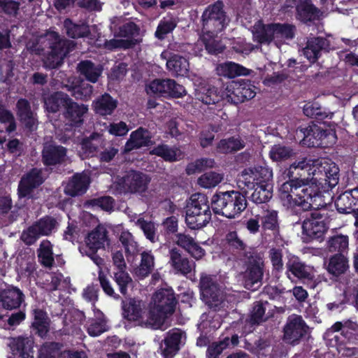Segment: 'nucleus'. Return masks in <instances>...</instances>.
Returning a JSON list of instances; mask_svg holds the SVG:
<instances>
[{"instance_id": "f257e3e1", "label": "nucleus", "mask_w": 358, "mask_h": 358, "mask_svg": "<svg viewBox=\"0 0 358 358\" xmlns=\"http://www.w3.org/2000/svg\"><path fill=\"white\" fill-rule=\"evenodd\" d=\"M279 196L285 205L308 211L325 207L319 187L314 183L305 182L304 180H289L282 183L279 189Z\"/></svg>"}, {"instance_id": "f03ea898", "label": "nucleus", "mask_w": 358, "mask_h": 358, "mask_svg": "<svg viewBox=\"0 0 358 358\" xmlns=\"http://www.w3.org/2000/svg\"><path fill=\"white\" fill-rule=\"evenodd\" d=\"M74 47L73 41L61 37L55 31H48L28 44L32 53L43 55V66L46 69L59 68Z\"/></svg>"}, {"instance_id": "7ed1b4c3", "label": "nucleus", "mask_w": 358, "mask_h": 358, "mask_svg": "<svg viewBox=\"0 0 358 358\" xmlns=\"http://www.w3.org/2000/svg\"><path fill=\"white\" fill-rule=\"evenodd\" d=\"M176 300L171 289H161L156 291L150 304L148 317L145 322L146 327L159 329L166 319L175 310Z\"/></svg>"}, {"instance_id": "20e7f679", "label": "nucleus", "mask_w": 358, "mask_h": 358, "mask_svg": "<svg viewBox=\"0 0 358 358\" xmlns=\"http://www.w3.org/2000/svg\"><path fill=\"white\" fill-rule=\"evenodd\" d=\"M211 207L215 214L234 219L246 208L247 200L237 191L219 192L213 196Z\"/></svg>"}, {"instance_id": "39448f33", "label": "nucleus", "mask_w": 358, "mask_h": 358, "mask_svg": "<svg viewBox=\"0 0 358 358\" xmlns=\"http://www.w3.org/2000/svg\"><path fill=\"white\" fill-rule=\"evenodd\" d=\"M207 196L201 193L192 194L186 206L185 222L192 229L205 227L211 220Z\"/></svg>"}, {"instance_id": "423d86ee", "label": "nucleus", "mask_w": 358, "mask_h": 358, "mask_svg": "<svg viewBox=\"0 0 358 358\" xmlns=\"http://www.w3.org/2000/svg\"><path fill=\"white\" fill-rule=\"evenodd\" d=\"M201 20L203 34H210L212 36L225 29L230 19L224 10L222 1H217L205 9Z\"/></svg>"}, {"instance_id": "0eeeda50", "label": "nucleus", "mask_w": 358, "mask_h": 358, "mask_svg": "<svg viewBox=\"0 0 358 358\" xmlns=\"http://www.w3.org/2000/svg\"><path fill=\"white\" fill-rule=\"evenodd\" d=\"M108 234V231L104 226L98 225L88 234L85 245L79 248L80 253L89 257L98 267L104 265V259L97 255V251L109 245Z\"/></svg>"}, {"instance_id": "6e6552de", "label": "nucleus", "mask_w": 358, "mask_h": 358, "mask_svg": "<svg viewBox=\"0 0 358 358\" xmlns=\"http://www.w3.org/2000/svg\"><path fill=\"white\" fill-rule=\"evenodd\" d=\"M246 268L243 273L245 287L248 289H257L262 283L264 262L262 255L257 252L246 254L241 258Z\"/></svg>"}, {"instance_id": "1a4fd4ad", "label": "nucleus", "mask_w": 358, "mask_h": 358, "mask_svg": "<svg viewBox=\"0 0 358 358\" xmlns=\"http://www.w3.org/2000/svg\"><path fill=\"white\" fill-rule=\"evenodd\" d=\"M150 178L140 171H130L124 176L117 178L113 186L118 193H138L145 192Z\"/></svg>"}, {"instance_id": "9d476101", "label": "nucleus", "mask_w": 358, "mask_h": 358, "mask_svg": "<svg viewBox=\"0 0 358 358\" xmlns=\"http://www.w3.org/2000/svg\"><path fill=\"white\" fill-rule=\"evenodd\" d=\"M199 287L205 303L210 308L215 310H219L224 302V296L215 278L202 273L200 278Z\"/></svg>"}, {"instance_id": "9b49d317", "label": "nucleus", "mask_w": 358, "mask_h": 358, "mask_svg": "<svg viewBox=\"0 0 358 358\" xmlns=\"http://www.w3.org/2000/svg\"><path fill=\"white\" fill-rule=\"evenodd\" d=\"M272 178L273 171L269 167L257 166L244 169L241 172L238 184L241 189H252L256 185L271 184L270 182Z\"/></svg>"}, {"instance_id": "f8f14e48", "label": "nucleus", "mask_w": 358, "mask_h": 358, "mask_svg": "<svg viewBox=\"0 0 358 358\" xmlns=\"http://www.w3.org/2000/svg\"><path fill=\"white\" fill-rule=\"evenodd\" d=\"M310 328L301 315H289L283 327V340L289 344L296 345L309 334Z\"/></svg>"}, {"instance_id": "ddd939ff", "label": "nucleus", "mask_w": 358, "mask_h": 358, "mask_svg": "<svg viewBox=\"0 0 358 358\" xmlns=\"http://www.w3.org/2000/svg\"><path fill=\"white\" fill-rule=\"evenodd\" d=\"M255 95L256 87L250 83L233 82L222 93V99L236 105L252 99Z\"/></svg>"}, {"instance_id": "4468645a", "label": "nucleus", "mask_w": 358, "mask_h": 358, "mask_svg": "<svg viewBox=\"0 0 358 358\" xmlns=\"http://www.w3.org/2000/svg\"><path fill=\"white\" fill-rule=\"evenodd\" d=\"M327 230V226L323 215L317 211L313 212L310 217H306L303 221L302 238L304 242L309 243L322 238Z\"/></svg>"}, {"instance_id": "2eb2a0df", "label": "nucleus", "mask_w": 358, "mask_h": 358, "mask_svg": "<svg viewBox=\"0 0 358 358\" xmlns=\"http://www.w3.org/2000/svg\"><path fill=\"white\" fill-rule=\"evenodd\" d=\"M148 94L162 96L182 97L186 94L185 87L172 79H155L146 87Z\"/></svg>"}, {"instance_id": "dca6fc26", "label": "nucleus", "mask_w": 358, "mask_h": 358, "mask_svg": "<svg viewBox=\"0 0 358 358\" xmlns=\"http://www.w3.org/2000/svg\"><path fill=\"white\" fill-rule=\"evenodd\" d=\"M46 178L44 171L41 169L34 168L24 175L18 185L20 197L30 196L33 190L42 185Z\"/></svg>"}, {"instance_id": "f3484780", "label": "nucleus", "mask_w": 358, "mask_h": 358, "mask_svg": "<svg viewBox=\"0 0 358 358\" xmlns=\"http://www.w3.org/2000/svg\"><path fill=\"white\" fill-rule=\"evenodd\" d=\"M8 341L11 351L8 358H34V340L32 336L11 337Z\"/></svg>"}, {"instance_id": "a211bd4d", "label": "nucleus", "mask_w": 358, "mask_h": 358, "mask_svg": "<svg viewBox=\"0 0 358 358\" xmlns=\"http://www.w3.org/2000/svg\"><path fill=\"white\" fill-rule=\"evenodd\" d=\"M185 332L179 329L170 330L161 344L162 354L164 358H173L179 351L180 345L185 344Z\"/></svg>"}, {"instance_id": "6ab92c4d", "label": "nucleus", "mask_w": 358, "mask_h": 358, "mask_svg": "<svg viewBox=\"0 0 358 358\" xmlns=\"http://www.w3.org/2000/svg\"><path fill=\"white\" fill-rule=\"evenodd\" d=\"M330 42L324 37H309L307 38L306 45L303 48V54L307 59L315 63L324 54L330 50Z\"/></svg>"}, {"instance_id": "aec40b11", "label": "nucleus", "mask_w": 358, "mask_h": 358, "mask_svg": "<svg viewBox=\"0 0 358 358\" xmlns=\"http://www.w3.org/2000/svg\"><path fill=\"white\" fill-rule=\"evenodd\" d=\"M66 148L55 143H45L42 150V162L45 166L64 163L67 159Z\"/></svg>"}, {"instance_id": "412c9836", "label": "nucleus", "mask_w": 358, "mask_h": 358, "mask_svg": "<svg viewBox=\"0 0 358 358\" xmlns=\"http://www.w3.org/2000/svg\"><path fill=\"white\" fill-rule=\"evenodd\" d=\"M24 294L18 287L11 286L0 290V306L12 310L20 308L24 302Z\"/></svg>"}, {"instance_id": "4be33fe9", "label": "nucleus", "mask_w": 358, "mask_h": 358, "mask_svg": "<svg viewBox=\"0 0 358 358\" xmlns=\"http://www.w3.org/2000/svg\"><path fill=\"white\" fill-rule=\"evenodd\" d=\"M313 173L316 175V167L313 166L312 160L303 158L299 161L292 163L289 168L283 172L284 178L289 180H301L300 178L305 177L306 174Z\"/></svg>"}, {"instance_id": "5701e85b", "label": "nucleus", "mask_w": 358, "mask_h": 358, "mask_svg": "<svg viewBox=\"0 0 358 358\" xmlns=\"http://www.w3.org/2000/svg\"><path fill=\"white\" fill-rule=\"evenodd\" d=\"M152 136L149 130L139 127L131 133L124 145V152L128 153L133 150L151 145H152Z\"/></svg>"}, {"instance_id": "b1692460", "label": "nucleus", "mask_w": 358, "mask_h": 358, "mask_svg": "<svg viewBox=\"0 0 358 358\" xmlns=\"http://www.w3.org/2000/svg\"><path fill=\"white\" fill-rule=\"evenodd\" d=\"M169 264L177 272L182 275H187L195 268V263L188 257L182 255L177 248L169 250Z\"/></svg>"}, {"instance_id": "393cba45", "label": "nucleus", "mask_w": 358, "mask_h": 358, "mask_svg": "<svg viewBox=\"0 0 358 358\" xmlns=\"http://www.w3.org/2000/svg\"><path fill=\"white\" fill-rule=\"evenodd\" d=\"M90 183L89 176L84 173H76L64 187V193L71 196H80L86 192Z\"/></svg>"}, {"instance_id": "a878e982", "label": "nucleus", "mask_w": 358, "mask_h": 358, "mask_svg": "<svg viewBox=\"0 0 358 358\" xmlns=\"http://www.w3.org/2000/svg\"><path fill=\"white\" fill-rule=\"evenodd\" d=\"M64 87L76 99L87 100L93 92V87L90 84L80 81L75 76L68 78L67 83L64 85Z\"/></svg>"}, {"instance_id": "bb28decb", "label": "nucleus", "mask_w": 358, "mask_h": 358, "mask_svg": "<svg viewBox=\"0 0 358 358\" xmlns=\"http://www.w3.org/2000/svg\"><path fill=\"white\" fill-rule=\"evenodd\" d=\"M338 212L350 213L358 209V187L346 190L341 194L335 201Z\"/></svg>"}, {"instance_id": "cd10ccee", "label": "nucleus", "mask_w": 358, "mask_h": 358, "mask_svg": "<svg viewBox=\"0 0 358 358\" xmlns=\"http://www.w3.org/2000/svg\"><path fill=\"white\" fill-rule=\"evenodd\" d=\"M145 303L138 299H130L123 305V315L125 318L130 321H138L141 326L146 327L143 320L145 312Z\"/></svg>"}, {"instance_id": "c85d7f7f", "label": "nucleus", "mask_w": 358, "mask_h": 358, "mask_svg": "<svg viewBox=\"0 0 358 358\" xmlns=\"http://www.w3.org/2000/svg\"><path fill=\"white\" fill-rule=\"evenodd\" d=\"M106 140L102 134L93 132L89 136L83 138L80 145L85 157H96Z\"/></svg>"}, {"instance_id": "c756f323", "label": "nucleus", "mask_w": 358, "mask_h": 358, "mask_svg": "<svg viewBox=\"0 0 358 358\" xmlns=\"http://www.w3.org/2000/svg\"><path fill=\"white\" fill-rule=\"evenodd\" d=\"M88 108L84 104H78L70 99L64 108L63 115L71 126H79L83 122V115L87 112Z\"/></svg>"}, {"instance_id": "7c9ffc66", "label": "nucleus", "mask_w": 358, "mask_h": 358, "mask_svg": "<svg viewBox=\"0 0 358 358\" xmlns=\"http://www.w3.org/2000/svg\"><path fill=\"white\" fill-rule=\"evenodd\" d=\"M176 244L187 251L194 259L198 260L205 255V250L189 235L180 233L176 234Z\"/></svg>"}, {"instance_id": "2f4dec72", "label": "nucleus", "mask_w": 358, "mask_h": 358, "mask_svg": "<svg viewBox=\"0 0 358 358\" xmlns=\"http://www.w3.org/2000/svg\"><path fill=\"white\" fill-rule=\"evenodd\" d=\"M322 14L310 0H300L296 6V17L304 23L319 20Z\"/></svg>"}, {"instance_id": "473e14b6", "label": "nucleus", "mask_w": 358, "mask_h": 358, "mask_svg": "<svg viewBox=\"0 0 358 358\" xmlns=\"http://www.w3.org/2000/svg\"><path fill=\"white\" fill-rule=\"evenodd\" d=\"M103 70L102 65L95 64L90 60L81 61L77 65V71L80 75L92 83L98 82Z\"/></svg>"}, {"instance_id": "72a5a7b5", "label": "nucleus", "mask_w": 358, "mask_h": 358, "mask_svg": "<svg viewBox=\"0 0 358 358\" xmlns=\"http://www.w3.org/2000/svg\"><path fill=\"white\" fill-rule=\"evenodd\" d=\"M287 277L292 280L291 275L300 280L312 278L310 268L303 263L298 257L290 258L286 264Z\"/></svg>"}, {"instance_id": "f704fd0d", "label": "nucleus", "mask_w": 358, "mask_h": 358, "mask_svg": "<svg viewBox=\"0 0 358 358\" xmlns=\"http://www.w3.org/2000/svg\"><path fill=\"white\" fill-rule=\"evenodd\" d=\"M17 115L20 121L30 130H34L37 127V119L31 110L29 102L24 99H20L17 102Z\"/></svg>"}, {"instance_id": "c9c22d12", "label": "nucleus", "mask_w": 358, "mask_h": 358, "mask_svg": "<svg viewBox=\"0 0 358 358\" xmlns=\"http://www.w3.org/2000/svg\"><path fill=\"white\" fill-rule=\"evenodd\" d=\"M317 173L316 175H321V176L315 177V180H324L329 187H334L339 180V169L335 164H329L324 162L322 164L320 167L316 168Z\"/></svg>"}, {"instance_id": "e433bc0d", "label": "nucleus", "mask_w": 358, "mask_h": 358, "mask_svg": "<svg viewBox=\"0 0 358 358\" xmlns=\"http://www.w3.org/2000/svg\"><path fill=\"white\" fill-rule=\"evenodd\" d=\"M252 33L253 40L259 43L268 45L274 42L273 23L265 24L258 20L252 27Z\"/></svg>"}, {"instance_id": "4c0bfd02", "label": "nucleus", "mask_w": 358, "mask_h": 358, "mask_svg": "<svg viewBox=\"0 0 358 358\" xmlns=\"http://www.w3.org/2000/svg\"><path fill=\"white\" fill-rule=\"evenodd\" d=\"M196 99L205 104H214L222 99L217 94V88L206 83H200L195 88Z\"/></svg>"}, {"instance_id": "58836bf2", "label": "nucleus", "mask_w": 358, "mask_h": 358, "mask_svg": "<svg viewBox=\"0 0 358 358\" xmlns=\"http://www.w3.org/2000/svg\"><path fill=\"white\" fill-rule=\"evenodd\" d=\"M296 28L288 23H273L274 43L280 47L295 37Z\"/></svg>"}, {"instance_id": "ea45409f", "label": "nucleus", "mask_w": 358, "mask_h": 358, "mask_svg": "<svg viewBox=\"0 0 358 358\" xmlns=\"http://www.w3.org/2000/svg\"><path fill=\"white\" fill-rule=\"evenodd\" d=\"M225 241L231 250L236 252L239 255L241 259L246 257V254L255 252L247 245L235 231H229L226 234Z\"/></svg>"}, {"instance_id": "a19ab883", "label": "nucleus", "mask_w": 358, "mask_h": 358, "mask_svg": "<svg viewBox=\"0 0 358 358\" xmlns=\"http://www.w3.org/2000/svg\"><path fill=\"white\" fill-rule=\"evenodd\" d=\"M117 17L111 20L110 29L114 35L118 37L127 38V39H135L139 35L140 28L133 22H128L117 27Z\"/></svg>"}, {"instance_id": "79ce46f5", "label": "nucleus", "mask_w": 358, "mask_h": 358, "mask_svg": "<svg viewBox=\"0 0 358 358\" xmlns=\"http://www.w3.org/2000/svg\"><path fill=\"white\" fill-rule=\"evenodd\" d=\"M217 71L219 75L229 78L248 76L252 71L245 66L233 62H227L219 64L217 67Z\"/></svg>"}, {"instance_id": "37998d69", "label": "nucleus", "mask_w": 358, "mask_h": 358, "mask_svg": "<svg viewBox=\"0 0 358 358\" xmlns=\"http://www.w3.org/2000/svg\"><path fill=\"white\" fill-rule=\"evenodd\" d=\"M117 101L107 93L99 96L93 102L95 113L101 116L111 115L117 108Z\"/></svg>"}, {"instance_id": "c03bdc74", "label": "nucleus", "mask_w": 358, "mask_h": 358, "mask_svg": "<svg viewBox=\"0 0 358 358\" xmlns=\"http://www.w3.org/2000/svg\"><path fill=\"white\" fill-rule=\"evenodd\" d=\"M155 256L151 250H145L141 253V262L135 268V275L141 279L148 277L155 268Z\"/></svg>"}, {"instance_id": "a18cd8bd", "label": "nucleus", "mask_w": 358, "mask_h": 358, "mask_svg": "<svg viewBox=\"0 0 358 358\" xmlns=\"http://www.w3.org/2000/svg\"><path fill=\"white\" fill-rule=\"evenodd\" d=\"M119 240L124 249L128 262H133L139 252V245L134 236L128 231L121 232Z\"/></svg>"}, {"instance_id": "49530a36", "label": "nucleus", "mask_w": 358, "mask_h": 358, "mask_svg": "<svg viewBox=\"0 0 358 358\" xmlns=\"http://www.w3.org/2000/svg\"><path fill=\"white\" fill-rule=\"evenodd\" d=\"M348 268V260L345 255L342 253L331 257L327 266L328 272L334 276L345 273Z\"/></svg>"}, {"instance_id": "de8ad7c7", "label": "nucleus", "mask_w": 358, "mask_h": 358, "mask_svg": "<svg viewBox=\"0 0 358 358\" xmlns=\"http://www.w3.org/2000/svg\"><path fill=\"white\" fill-rule=\"evenodd\" d=\"M300 132L303 134V143L308 147L323 146V142H321V127L313 125L300 129Z\"/></svg>"}, {"instance_id": "09e8293b", "label": "nucleus", "mask_w": 358, "mask_h": 358, "mask_svg": "<svg viewBox=\"0 0 358 358\" xmlns=\"http://www.w3.org/2000/svg\"><path fill=\"white\" fill-rule=\"evenodd\" d=\"M150 153L162 157L166 162H176L182 158V152L178 148L166 144L158 145Z\"/></svg>"}, {"instance_id": "8fccbe9b", "label": "nucleus", "mask_w": 358, "mask_h": 358, "mask_svg": "<svg viewBox=\"0 0 358 358\" xmlns=\"http://www.w3.org/2000/svg\"><path fill=\"white\" fill-rule=\"evenodd\" d=\"M166 66L172 74L184 76L189 71V64L185 57L173 55L168 59Z\"/></svg>"}, {"instance_id": "3c124183", "label": "nucleus", "mask_w": 358, "mask_h": 358, "mask_svg": "<svg viewBox=\"0 0 358 358\" xmlns=\"http://www.w3.org/2000/svg\"><path fill=\"white\" fill-rule=\"evenodd\" d=\"M70 99L68 94L62 92H57L45 99V106L48 112L56 113L62 107L65 108Z\"/></svg>"}, {"instance_id": "603ef678", "label": "nucleus", "mask_w": 358, "mask_h": 358, "mask_svg": "<svg viewBox=\"0 0 358 358\" xmlns=\"http://www.w3.org/2000/svg\"><path fill=\"white\" fill-rule=\"evenodd\" d=\"M37 257L38 262L42 266L46 268H51L55 264L52 252V245L48 240H43L41 242L37 249Z\"/></svg>"}, {"instance_id": "864d4df0", "label": "nucleus", "mask_w": 358, "mask_h": 358, "mask_svg": "<svg viewBox=\"0 0 358 358\" xmlns=\"http://www.w3.org/2000/svg\"><path fill=\"white\" fill-rule=\"evenodd\" d=\"M245 146V142L240 137H231L229 138L222 139L217 145V151L228 154L237 152Z\"/></svg>"}, {"instance_id": "5fc2aeb1", "label": "nucleus", "mask_w": 358, "mask_h": 358, "mask_svg": "<svg viewBox=\"0 0 358 358\" xmlns=\"http://www.w3.org/2000/svg\"><path fill=\"white\" fill-rule=\"evenodd\" d=\"M295 156L296 152L291 146L282 144L273 145L269 151L270 158L276 162H284Z\"/></svg>"}, {"instance_id": "6e6d98bb", "label": "nucleus", "mask_w": 358, "mask_h": 358, "mask_svg": "<svg viewBox=\"0 0 358 358\" xmlns=\"http://www.w3.org/2000/svg\"><path fill=\"white\" fill-rule=\"evenodd\" d=\"M252 189H254V191L249 196V199L256 204L266 203L272 198L271 184L256 185Z\"/></svg>"}, {"instance_id": "4d7b16f0", "label": "nucleus", "mask_w": 358, "mask_h": 358, "mask_svg": "<svg viewBox=\"0 0 358 358\" xmlns=\"http://www.w3.org/2000/svg\"><path fill=\"white\" fill-rule=\"evenodd\" d=\"M349 238L346 235L338 234L330 237L327 241V249L331 252L344 254L348 252Z\"/></svg>"}, {"instance_id": "13d9d810", "label": "nucleus", "mask_w": 358, "mask_h": 358, "mask_svg": "<svg viewBox=\"0 0 358 358\" xmlns=\"http://www.w3.org/2000/svg\"><path fill=\"white\" fill-rule=\"evenodd\" d=\"M303 110L306 116L315 118L317 120H322L325 118L331 119L334 115L333 113L328 111L326 108H322L317 102L307 103L304 105Z\"/></svg>"}, {"instance_id": "bf43d9fd", "label": "nucleus", "mask_w": 358, "mask_h": 358, "mask_svg": "<svg viewBox=\"0 0 358 358\" xmlns=\"http://www.w3.org/2000/svg\"><path fill=\"white\" fill-rule=\"evenodd\" d=\"M34 224L42 236L55 233L59 228V222L54 217L47 215L35 222Z\"/></svg>"}, {"instance_id": "052dcab7", "label": "nucleus", "mask_w": 358, "mask_h": 358, "mask_svg": "<svg viewBox=\"0 0 358 358\" xmlns=\"http://www.w3.org/2000/svg\"><path fill=\"white\" fill-rule=\"evenodd\" d=\"M215 36H210V34H203L201 41H198L195 46V53H197L196 48L205 46L206 50L210 54H218L222 52L224 46L222 43L214 38Z\"/></svg>"}, {"instance_id": "680f3d73", "label": "nucleus", "mask_w": 358, "mask_h": 358, "mask_svg": "<svg viewBox=\"0 0 358 358\" xmlns=\"http://www.w3.org/2000/svg\"><path fill=\"white\" fill-rule=\"evenodd\" d=\"M66 34L73 38L85 37L90 34L88 25L85 23L74 24L71 20L66 19L64 22Z\"/></svg>"}, {"instance_id": "e2e57ef3", "label": "nucleus", "mask_w": 358, "mask_h": 358, "mask_svg": "<svg viewBox=\"0 0 358 358\" xmlns=\"http://www.w3.org/2000/svg\"><path fill=\"white\" fill-rule=\"evenodd\" d=\"M34 321L33 327L41 337H43L48 331V317L45 312L41 309L34 310Z\"/></svg>"}, {"instance_id": "0e129e2a", "label": "nucleus", "mask_w": 358, "mask_h": 358, "mask_svg": "<svg viewBox=\"0 0 358 358\" xmlns=\"http://www.w3.org/2000/svg\"><path fill=\"white\" fill-rule=\"evenodd\" d=\"M62 345L59 343L50 342L44 343L39 350L38 358H59Z\"/></svg>"}, {"instance_id": "69168bd1", "label": "nucleus", "mask_w": 358, "mask_h": 358, "mask_svg": "<svg viewBox=\"0 0 358 358\" xmlns=\"http://www.w3.org/2000/svg\"><path fill=\"white\" fill-rule=\"evenodd\" d=\"M118 151V146L116 144L106 141L96 157L101 162H109L113 159Z\"/></svg>"}, {"instance_id": "338daca9", "label": "nucleus", "mask_w": 358, "mask_h": 358, "mask_svg": "<svg viewBox=\"0 0 358 358\" xmlns=\"http://www.w3.org/2000/svg\"><path fill=\"white\" fill-rule=\"evenodd\" d=\"M222 179V174L211 171L201 176L198 179V183L204 188H211L217 185Z\"/></svg>"}, {"instance_id": "774afa93", "label": "nucleus", "mask_w": 358, "mask_h": 358, "mask_svg": "<svg viewBox=\"0 0 358 358\" xmlns=\"http://www.w3.org/2000/svg\"><path fill=\"white\" fill-rule=\"evenodd\" d=\"M114 280L118 285L120 291L122 294H126L129 284L132 282V279L126 268L118 269L114 272Z\"/></svg>"}]
</instances>
